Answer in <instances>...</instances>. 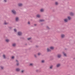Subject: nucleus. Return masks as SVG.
<instances>
[{"mask_svg":"<svg viewBox=\"0 0 75 75\" xmlns=\"http://www.w3.org/2000/svg\"><path fill=\"white\" fill-rule=\"evenodd\" d=\"M12 12L14 14H16V11L14 10H12Z\"/></svg>","mask_w":75,"mask_h":75,"instance_id":"f257e3e1","label":"nucleus"},{"mask_svg":"<svg viewBox=\"0 0 75 75\" xmlns=\"http://www.w3.org/2000/svg\"><path fill=\"white\" fill-rule=\"evenodd\" d=\"M18 35H22V33L20 32H19L18 33Z\"/></svg>","mask_w":75,"mask_h":75,"instance_id":"f03ea898","label":"nucleus"},{"mask_svg":"<svg viewBox=\"0 0 75 75\" xmlns=\"http://www.w3.org/2000/svg\"><path fill=\"white\" fill-rule=\"evenodd\" d=\"M57 57L59 58L61 57V55L60 54H59L57 55Z\"/></svg>","mask_w":75,"mask_h":75,"instance_id":"7ed1b4c3","label":"nucleus"},{"mask_svg":"<svg viewBox=\"0 0 75 75\" xmlns=\"http://www.w3.org/2000/svg\"><path fill=\"white\" fill-rule=\"evenodd\" d=\"M20 70V69L18 68H17L16 69V71H17L18 72V71H19Z\"/></svg>","mask_w":75,"mask_h":75,"instance_id":"20e7f679","label":"nucleus"},{"mask_svg":"<svg viewBox=\"0 0 75 75\" xmlns=\"http://www.w3.org/2000/svg\"><path fill=\"white\" fill-rule=\"evenodd\" d=\"M60 65H61V64H57V67H60Z\"/></svg>","mask_w":75,"mask_h":75,"instance_id":"39448f33","label":"nucleus"},{"mask_svg":"<svg viewBox=\"0 0 75 75\" xmlns=\"http://www.w3.org/2000/svg\"><path fill=\"white\" fill-rule=\"evenodd\" d=\"M64 20L65 22H68V19H65Z\"/></svg>","mask_w":75,"mask_h":75,"instance_id":"423d86ee","label":"nucleus"},{"mask_svg":"<svg viewBox=\"0 0 75 75\" xmlns=\"http://www.w3.org/2000/svg\"><path fill=\"white\" fill-rule=\"evenodd\" d=\"M16 61L17 62V63L16 64V65H17V66H18V65H19V63H18V61L17 60H16Z\"/></svg>","mask_w":75,"mask_h":75,"instance_id":"0eeeda50","label":"nucleus"},{"mask_svg":"<svg viewBox=\"0 0 75 75\" xmlns=\"http://www.w3.org/2000/svg\"><path fill=\"white\" fill-rule=\"evenodd\" d=\"M16 21H18V18L16 17Z\"/></svg>","mask_w":75,"mask_h":75,"instance_id":"6e6552de","label":"nucleus"},{"mask_svg":"<svg viewBox=\"0 0 75 75\" xmlns=\"http://www.w3.org/2000/svg\"><path fill=\"white\" fill-rule=\"evenodd\" d=\"M47 52H50L51 51V50L48 48L47 49Z\"/></svg>","mask_w":75,"mask_h":75,"instance_id":"1a4fd4ad","label":"nucleus"},{"mask_svg":"<svg viewBox=\"0 0 75 75\" xmlns=\"http://www.w3.org/2000/svg\"><path fill=\"white\" fill-rule=\"evenodd\" d=\"M18 6H23V4H18Z\"/></svg>","mask_w":75,"mask_h":75,"instance_id":"9d476101","label":"nucleus"},{"mask_svg":"<svg viewBox=\"0 0 75 75\" xmlns=\"http://www.w3.org/2000/svg\"><path fill=\"white\" fill-rule=\"evenodd\" d=\"M70 15L71 16H74V13H73L72 12H71L70 13Z\"/></svg>","mask_w":75,"mask_h":75,"instance_id":"9b49d317","label":"nucleus"},{"mask_svg":"<svg viewBox=\"0 0 75 75\" xmlns=\"http://www.w3.org/2000/svg\"><path fill=\"white\" fill-rule=\"evenodd\" d=\"M37 17H38V18H40V16L39 14H38L37 15Z\"/></svg>","mask_w":75,"mask_h":75,"instance_id":"f8f14e48","label":"nucleus"},{"mask_svg":"<svg viewBox=\"0 0 75 75\" xmlns=\"http://www.w3.org/2000/svg\"><path fill=\"white\" fill-rule=\"evenodd\" d=\"M68 20H71V17H70V16H68Z\"/></svg>","mask_w":75,"mask_h":75,"instance_id":"ddd939ff","label":"nucleus"},{"mask_svg":"<svg viewBox=\"0 0 75 75\" xmlns=\"http://www.w3.org/2000/svg\"><path fill=\"white\" fill-rule=\"evenodd\" d=\"M63 53L64 56H65V57H67V54H66V53H64V52H63Z\"/></svg>","mask_w":75,"mask_h":75,"instance_id":"4468645a","label":"nucleus"},{"mask_svg":"<svg viewBox=\"0 0 75 75\" xmlns=\"http://www.w3.org/2000/svg\"><path fill=\"white\" fill-rule=\"evenodd\" d=\"M44 9H41V10H40V11L41 12H43V11H44Z\"/></svg>","mask_w":75,"mask_h":75,"instance_id":"2eb2a0df","label":"nucleus"},{"mask_svg":"<svg viewBox=\"0 0 75 75\" xmlns=\"http://www.w3.org/2000/svg\"><path fill=\"white\" fill-rule=\"evenodd\" d=\"M65 37V35H61L62 38H64Z\"/></svg>","mask_w":75,"mask_h":75,"instance_id":"dca6fc26","label":"nucleus"},{"mask_svg":"<svg viewBox=\"0 0 75 75\" xmlns=\"http://www.w3.org/2000/svg\"><path fill=\"white\" fill-rule=\"evenodd\" d=\"M50 49H51V50H53L54 49V47H50Z\"/></svg>","mask_w":75,"mask_h":75,"instance_id":"f3484780","label":"nucleus"},{"mask_svg":"<svg viewBox=\"0 0 75 75\" xmlns=\"http://www.w3.org/2000/svg\"><path fill=\"white\" fill-rule=\"evenodd\" d=\"M16 45L15 43H13L12 45L13 47H15L16 46Z\"/></svg>","mask_w":75,"mask_h":75,"instance_id":"a211bd4d","label":"nucleus"},{"mask_svg":"<svg viewBox=\"0 0 75 75\" xmlns=\"http://www.w3.org/2000/svg\"><path fill=\"white\" fill-rule=\"evenodd\" d=\"M34 65V64L33 63H30V66H33Z\"/></svg>","mask_w":75,"mask_h":75,"instance_id":"6ab92c4d","label":"nucleus"},{"mask_svg":"<svg viewBox=\"0 0 75 75\" xmlns=\"http://www.w3.org/2000/svg\"><path fill=\"white\" fill-rule=\"evenodd\" d=\"M4 24L5 25H7V24H8V23H7L6 22H5L4 23Z\"/></svg>","mask_w":75,"mask_h":75,"instance_id":"aec40b11","label":"nucleus"},{"mask_svg":"<svg viewBox=\"0 0 75 75\" xmlns=\"http://www.w3.org/2000/svg\"><path fill=\"white\" fill-rule=\"evenodd\" d=\"M44 21V20L43 19L40 20V21H41V22H42V21Z\"/></svg>","mask_w":75,"mask_h":75,"instance_id":"412c9836","label":"nucleus"},{"mask_svg":"<svg viewBox=\"0 0 75 75\" xmlns=\"http://www.w3.org/2000/svg\"><path fill=\"white\" fill-rule=\"evenodd\" d=\"M6 42H8L9 41V40H8V39H6Z\"/></svg>","mask_w":75,"mask_h":75,"instance_id":"4be33fe9","label":"nucleus"},{"mask_svg":"<svg viewBox=\"0 0 75 75\" xmlns=\"http://www.w3.org/2000/svg\"><path fill=\"white\" fill-rule=\"evenodd\" d=\"M52 67H53L52 66H50V69H52Z\"/></svg>","mask_w":75,"mask_h":75,"instance_id":"5701e85b","label":"nucleus"},{"mask_svg":"<svg viewBox=\"0 0 75 75\" xmlns=\"http://www.w3.org/2000/svg\"><path fill=\"white\" fill-rule=\"evenodd\" d=\"M3 57H4V58H6V55H5L4 54Z\"/></svg>","mask_w":75,"mask_h":75,"instance_id":"b1692460","label":"nucleus"},{"mask_svg":"<svg viewBox=\"0 0 75 75\" xmlns=\"http://www.w3.org/2000/svg\"><path fill=\"white\" fill-rule=\"evenodd\" d=\"M1 68L2 69H3V68H4V67H3L1 66Z\"/></svg>","mask_w":75,"mask_h":75,"instance_id":"393cba45","label":"nucleus"},{"mask_svg":"<svg viewBox=\"0 0 75 75\" xmlns=\"http://www.w3.org/2000/svg\"><path fill=\"white\" fill-rule=\"evenodd\" d=\"M14 31L15 32H16V31H17V30L16 29H14Z\"/></svg>","mask_w":75,"mask_h":75,"instance_id":"a878e982","label":"nucleus"},{"mask_svg":"<svg viewBox=\"0 0 75 75\" xmlns=\"http://www.w3.org/2000/svg\"><path fill=\"white\" fill-rule=\"evenodd\" d=\"M47 29H50L49 27H48V26H47Z\"/></svg>","mask_w":75,"mask_h":75,"instance_id":"bb28decb","label":"nucleus"},{"mask_svg":"<svg viewBox=\"0 0 75 75\" xmlns=\"http://www.w3.org/2000/svg\"><path fill=\"white\" fill-rule=\"evenodd\" d=\"M31 38H28V40H31Z\"/></svg>","mask_w":75,"mask_h":75,"instance_id":"cd10ccee","label":"nucleus"},{"mask_svg":"<svg viewBox=\"0 0 75 75\" xmlns=\"http://www.w3.org/2000/svg\"><path fill=\"white\" fill-rule=\"evenodd\" d=\"M42 63H43V62H44V60H42Z\"/></svg>","mask_w":75,"mask_h":75,"instance_id":"c85d7f7f","label":"nucleus"},{"mask_svg":"<svg viewBox=\"0 0 75 75\" xmlns=\"http://www.w3.org/2000/svg\"><path fill=\"white\" fill-rule=\"evenodd\" d=\"M58 4V2H56L55 3V4H56V5H57Z\"/></svg>","mask_w":75,"mask_h":75,"instance_id":"c756f323","label":"nucleus"},{"mask_svg":"<svg viewBox=\"0 0 75 75\" xmlns=\"http://www.w3.org/2000/svg\"><path fill=\"white\" fill-rule=\"evenodd\" d=\"M38 55H41V53H39L38 54Z\"/></svg>","mask_w":75,"mask_h":75,"instance_id":"7c9ffc66","label":"nucleus"},{"mask_svg":"<svg viewBox=\"0 0 75 75\" xmlns=\"http://www.w3.org/2000/svg\"><path fill=\"white\" fill-rule=\"evenodd\" d=\"M13 58H14V56L12 57V59H13Z\"/></svg>","mask_w":75,"mask_h":75,"instance_id":"2f4dec72","label":"nucleus"},{"mask_svg":"<svg viewBox=\"0 0 75 75\" xmlns=\"http://www.w3.org/2000/svg\"><path fill=\"white\" fill-rule=\"evenodd\" d=\"M24 70H22V71H21V72H22V73H23V72H24Z\"/></svg>","mask_w":75,"mask_h":75,"instance_id":"473e14b6","label":"nucleus"},{"mask_svg":"<svg viewBox=\"0 0 75 75\" xmlns=\"http://www.w3.org/2000/svg\"><path fill=\"white\" fill-rule=\"evenodd\" d=\"M4 1L5 2H6L7 0H4Z\"/></svg>","mask_w":75,"mask_h":75,"instance_id":"72a5a7b5","label":"nucleus"},{"mask_svg":"<svg viewBox=\"0 0 75 75\" xmlns=\"http://www.w3.org/2000/svg\"><path fill=\"white\" fill-rule=\"evenodd\" d=\"M28 24H30V22H28Z\"/></svg>","mask_w":75,"mask_h":75,"instance_id":"f704fd0d","label":"nucleus"},{"mask_svg":"<svg viewBox=\"0 0 75 75\" xmlns=\"http://www.w3.org/2000/svg\"><path fill=\"white\" fill-rule=\"evenodd\" d=\"M35 57H37L36 56V55H35Z\"/></svg>","mask_w":75,"mask_h":75,"instance_id":"c9c22d12","label":"nucleus"},{"mask_svg":"<svg viewBox=\"0 0 75 75\" xmlns=\"http://www.w3.org/2000/svg\"><path fill=\"white\" fill-rule=\"evenodd\" d=\"M36 72H38V70H36Z\"/></svg>","mask_w":75,"mask_h":75,"instance_id":"e433bc0d","label":"nucleus"},{"mask_svg":"<svg viewBox=\"0 0 75 75\" xmlns=\"http://www.w3.org/2000/svg\"><path fill=\"white\" fill-rule=\"evenodd\" d=\"M37 25L36 24H35V25H35H35Z\"/></svg>","mask_w":75,"mask_h":75,"instance_id":"4c0bfd02","label":"nucleus"},{"mask_svg":"<svg viewBox=\"0 0 75 75\" xmlns=\"http://www.w3.org/2000/svg\"><path fill=\"white\" fill-rule=\"evenodd\" d=\"M36 47H37V46H36Z\"/></svg>","mask_w":75,"mask_h":75,"instance_id":"58836bf2","label":"nucleus"}]
</instances>
